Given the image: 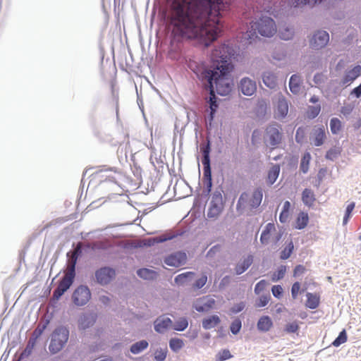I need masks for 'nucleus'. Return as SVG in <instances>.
<instances>
[{
	"label": "nucleus",
	"mask_w": 361,
	"mask_h": 361,
	"mask_svg": "<svg viewBox=\"0 0 361 361\" xmlns=\"http://www.w3.org/2000/svg\"><path fill=\"white\" fill-rule=\"evenodd\" d=\"M262 36L271 37L277 31L276 25L274 20L267 16H263L257 21L253 23L251 25V30L247 32L250 39L256 35L257 32Z\"/></svg>",
	"instance_id": "obj_4"
},
{
	"label": "nucleus",
	"mask_w": 361,
	"mask_h": 361,
	"mask_svg": "<svg viewBox=\"0 0 361 361\" xmlns=\"http://www.w3.org/2000/svg\"><path fill=\"white\" fill-rule=\"evenodd\" d=\"M268 283L264 280H261L258 282L255 287V292L256 294H259L267 286Z\"/></svg>",
	"instance_id": "obj_53"
},
{
	"label": "nucleus",
	"mask_w": 361,
	"mask_h": 361,
	"mask_svg": "<svg viewBox=\"0 0 361 361\" xmlns=\"http://www.w3.org/2000/svg\"><path fill=\"white\" fill-rule=\"evenodd\" d=\"M302 200L305 204L311 206L315 200L313 192L310 189H305L302 192Z\"/></svg>",
	"instance_id": "obj_33"
},
{
	"label": "nucleus",
	"mask_w": 361,
	"mask_h": 361,
	"mask_svg": "<svg viewBox=\"0 0 361 361\" xmlns=\"http://www.w3.org/2000/svg\"><path fill=\"white\" fill-rule=\"evenodd\" d=\"M326 76L322 73H317L314 75L313 80L317 85H322L326 80Z\"/></svg>",
	"instance_id": "obj_54"
},
{
	"label": "nucleus",
	"mask_w": 361,
	"mask_h": 361,
	"mask_svg": "<svg viewBox=\"0 0 361 361\" xmlns=\"http://www.w3.org/2000/svg\"><path fill=\"white\" fill-rule=\"evenodd\" d=\"M154 330L158 333H164L172 326L171 319L166 316H161L154 321Z\"/></svg>",
	"instance_id": "obj_20"
},
{
	"label": "nucleus",
	"mask_w": 361,
	"mask_h": 361,
	"mask_svg": "<svg viewBox=\"0 0 361 361\" xmlns=\"http://www.w3.org/2000/svg\"><path fill=\"white\" fill-rule=\"evenodd\" d=\"M219 322V317L217 315H212L203 319L202 327L204 329H210L215 327Z\"/></svg>",
	"instance_id": "obj_26"
},
{
	"label": "nucleus",
	"mask_w": 361,
	"mask_h": 361,
	"mask_svg": "<svg viewBox=\"0 0 361 361\" xmlns=\"http://www.w3.org/2000/svg\"><path fill=\"white\" fill-rule=\"evenodd\" d=\"M279 34L283 40H289L294 35V30L291 26H283L279 28Z\"/></svg>",
	"instance_id": "obj_28"
},
{
	"label": "nucleus",
	"mask_w": 361,
	"mask_h": 361,
	"mask_svg": "<svg viewBox=\"0 0 361 361\" xmlns=\"http://www.w3.org/2000/svg\"><path fill=\"white\" fill-rule=\"evenodd\" d=\"M274 115L277 119L284 118L288 112V102L281 93L274 97Z\"/></svg>",
	"instance_id": "obj_8"
},
{
	"label": "nucleus",
	"mask_w": 361,
	"mask_h": 361,
	"mask_svg": "<svg viewBox=\"0 0 361 361\" xmlns=\"http://www.w3.org/2000/svg\"><path fill=\"white\" fill-rule=\"evenodd\" d=\"M353 109V107L351 105H346L342 107L341 111L343 115L348 116L352 112Z\"/></svg>",
	"instance_id": "obj_60"
},
{
	"label": "nucleus",
	"mask_w": 361,
	"mask_h": 361,
	"mask_svg": "<svg viewBox=\"0 0 361 361\" xmlns=\"http://www.w3.org/2000/svg\"><path fill=\"white\" fill-rule=\"evenodd\" d=\"M294 248V245L292 241H290L288 245L282 250L281 253V258L282 259H287L290 256Z\"/></svg>",
	"instance_id": "obj_44"
},
{
	"label": "nucleus",
	"mask_w": 361,
	"mask_h": 361,
	"mask_svg": "<svg viewBox=\"0 0 361 361\" xmlns=\"http://www.w3.org/2000/svg\"><path fill=\"white\" fill-rule=\"evenodd\" d=\"M270 297L269 295H262L259 298V300L256 302V306L259 307H262L266 306L269 301Z\"/></svg>",
	"instance_id": "obj_51"
},
{
	"label": "nucleus",
	"mask_w": 361,
	"mask_h": 361,
	"mask_svg": "<svg viewBox=\"0 0 361 361\" xmlns=\"http://www.w3.org/2000/svg\"><path fill=\"white\" fill-rule=\"evenodd\" d=\"M137 275L146 280H152L157 278V273L149 269H140L137 271Z\"/></svg>",
	"instance_id": "obj_29"
},
{
	"label": "nucleus",
	"mask_w": 361,
	"mask_h": 361,
	"mask_svg": "<svg viewBox=\"0 0 361 361\" xmlns=\"http://www.w3.org/2000/svg\"><path fill=\"white\" fill-rule=\"evenodd\" d=\"M305 271V267L302 265H298L294 269V276H298L302 275Z\"/></svg>",
	"instance_id": "obj_59"
},
{
	"label": "nucleus",
	"mask_w": 361,
	"mask_h": 361,
	"mask_svg": "<svg viewBox=\"0 0 361 361\" xmlns=\"http://www.w3.org/2000/svg\"><path fill=\"white\" fill-rule=\"evenodd\" d=\"M262 192L261 190H256L253 193L250 195L247 193H243L239 197L238 205L245 208L250 207V208H257L262 202Z\"/></svg>",
	"instance_id": "obj_7"
},
{
	"label": "nucleus",
	"mask_w": 361,
	"mask_h": 361,
	"mask_svg": "<svg viewBox=\"0 0 361 361\" xmlns=\"http://www.w3.org/2000/svg\"><path fill=\"white\" fill-rule=\"evenodd\" d=\"M166 240V238H162L161 237L149 238L147 240H145V245L152 246V245H154L155 243H162V242L165 241Z\"/></svg>",
	"instance_id": "obj_52"
},
{
	"label": "nucleus",
	"mask_w": 361,
	"mask_h": 361,
	"mask_svg": "<svg viewBox=\"0 0 361 361\" xmlns=\"http://www.w3.org/2000/svg\"><path fill=\"white\" fill-rule=\"evenodd\" d=\"M326 139L325 129L323 126H314L310 133V140L315 146L323 145Z\"/></svg>",
	"instance_id": "obj_17"
},
{
	"label": "nucleus",
	"mask_w": 361,
	"mask_h": 361,
	"mask_svg": "<svg viewBox=\"0 0 361 361\" xmlns=\"http://www.w3.org/2000/svg\"><path fill=\"white\" fill-rule=\"evenodd\" d=\"M241 326H242L241 321L238 319H236L231 323V331L233 334H237L240 331Z\"/></svg>",
	"instance_id": "obj_49"
},
{
	"label": "nucleus",
	"mask_w": 361,
	"mask_h": 361,
	"mask_svg": "<svg viewBox=\"0 0 361 361\" xmlns=\"http://www.w3.org/2000/svg\"><path fill=\"white\" fill-rule=\"evenodd\" d=\"M308 221V214L305 212H300L296 219L295 228L298 229H302L307 225Z\"/></svg>",
	"instance_id": "obj_32"
},
{
	"label": "nucleus",
	"mask_w": 361,
	"mask_h": 361,
	"mask_svg": "<svg viewBox=\"0 0 361 361\" xmlns=\"http://www.w3.org/2000/svg\"><path fill=\"white\" fill-rule=\"evenodd\" d=\"M350 94H355L357 98H359L361 96V84L354 88Z\"/></svg>",
	"instance_id": "obj_62"
},
{
	"label": "nucleus",
	"mask_w": 361,
	"mask_h": 361,
	"mask_svg": "<svg viewBox=\"0 0 361 361\" xmlns=\"http://www.w3.org/2000/svg\"><path fill=\"white\" fill-rule=\"evenodd\" d=\"M215 300L209 297L204 296L195 300L193 302V308L199 312H207L214 306Z\"/></svg>",
	"instance_id": "obj_16"
},
{
	"label": "nucleus",
	"mask_w": 361,
	"mask_h": 361,
	"mask_svg": "<svg viewBox=\"0 0 361 361\" xmlns=\"http://www.w3.org/2000/svg\"><path fill=\"white\" fill-rule=\"evenodd\" d=\"M80 252V247H77L70 255L68 253L69 257L67 264L66 271L64 276L60 281L57 288L54 291L53 298L55 300H59L61 296L71 287L75 277V269L77 262L78 257Z\"/></svg>",
	"instance_id": "obj_3"
},
{
	"label": "nucleus",
	"mask_w": 361,
	"mask_h": 361,
	"mask_svg": "<svg viewBox=\"0 0 361 361\" xmlns=\"http://www.w3.org/2000/svg\"><path fill=\"white\" fill-rule=\"evenodd\" d=\"M310 159V154L309 152H305L300 161V169L304 173L308 171Z\"/></svg>",
	"instance_id": "obj_38"
},
{
	"label": "nucleus",
	"mask_w": 361,
	"mask_h": 361,
	"mask_svg": "<svg viewBox=\"0 0 361 361\" xmlns=\"http://www.w3.org/2000/svg\"><path fill=\"white\" fill-rule=\"evenodd\" d=\"M302 81V78L299 75H291L289 80V88L293 94H298L300 92Z\"/></svg>",
	"instance_id": "obj_22"
},
{
	"label": "nucleus",
	"mask_w": 361,
	"mask_h": 361,
	"mask_svg": "<svg viewBox=\"0 0 361 361\" xmlns=\"http://www.w3.org/2000/svg\"><path fill=\"white\" fill-rule=\"evenodd\" d=\"M355 202H351L347 206L346 209H345V213L343 220V224L344 225L347 224V223L348 222V220L351 216V213L355 208Z\"/></svg>",
	"instance_id": "obj_48"
},
{
	"label": "nucleus",
	"mask_w": 361,
	"mask_h": 361,
	"mask_svg": "<svg viewBox=\"0 0 361 361\" xmlns=\"http://www.w3.org/2000/svg\"><path fill=\"white\" fill-rule=\"evenodd\" d=\"M183 342L179 338H171L169 341V346L174 352L179 351L183 347Z\"/></svg>",
	"instance_id": "obj_41"
},
{
	"label": "nucleus",
	"mask_w": 361,
	"mask_h": 361,
	"mask_svg": "<svg viewBox=\"0 0 361 361\" xmlns=\"http://www.w3.org/2000/svg\"><path fill=\"white\" fill-rule=\"evenodd\" d=\"M245 306V303L241 302L240 303H238V304L233 305L231 308V311L233 313H238L244 309Z\"/></svg>",
	"instance_id": "obj_57"
},
{
	"label": "nucleus",
	"mask_w": 361,
	"mask_h": 361,
	"mask_svg": "<svg viewBox=\"0 0 361 361\" xmlns=\"http://www.w3.org/2000/svg\"><path fill=\"white\" fill-rule=\"evenodd\" d=\"M329 42V35L326 31L317 30L314 32L310 39V46L315 50L325 47Z\"/></svg>",
	"instance_id": "obj_10"
},
{
	"label": "nucleus",
	"mask_w": 361,
	"mask_h": 361,
	"mask_svg": "<svg viewBox=\"0 0 361 361\" xmlns=\"http://www.w3.org/2000/svg\"><path fill=\"white\" fill-rule=\"evenodd\" d=\"M299 329L297 322H290L286 324L284 331L288 334L296 333Z\"/></svg>",
	"instance_id": "obj_47"
},
{
	"label": "nucleus",
	"mask_w": 361,
	"mask_h": 361,
	"mask_svg": "<svg viewBox=\"0 0 361 361\" xmlns=\"http://www.w3.org/2000/svg\"><path fill=\"white\" fill-rule=\"evenodd\" d=\"M341 127V123L337 118H333L330 121V128L333 134H337Z\"/></svg>",
	"instance_id": "obj_42"
},
{
	"label": "nucleus",
	"mask_w": 361,
	"mask_h": 361,
	"mask_svg": "<svg viewBox=\"0 0 361 361\" xmlns=\"http://www.w3.org/2000/svg\"><path fill=\"white\" fill-rule=\"evenodd\" d=\"M300 289V284L299 282H295L293 284L292 288H291V295L294 299H295L298 297Z\"/></svg>",
	"instance_id": "obj_56"
},
{
	"label": "nucleus",
	"mask_w": 361,
	"mask_h": 361,
	"mask_svg": "<svg viewBox=\"0 0 361 361\" xmlns=\"http://www.w3.org/2000/svg\"><path fill=\"white\" fill-rule=\"evenodd\" d=\"M271 319L268 316L262 317L257 322V329L260 331L267 332L272 326Z\"/></svg>",
	"instance_id": "obj_24"
},
{
	"label": "nucleus",
	"mask_w": 361,
	"mask_h": 361,
	"mask_svg": "<svg viewBox=\"0 0 361 361\" xmlns=\"http://www.w3.org/2000/svg\"><path fill=\"white\" fill-rule=\"evenodd\" d=\"M91 298V293L87 286L81 285L78 286L72 295V300L77 306L86 305Z\"/></svg>",
	"instance_id": "obj_11"
},
{
	"label": "nucleus",
	"mask_w": 361,
	"mask_h": 361,
	"mask_svg": "<svg viewBox=\"0 0 361 361\" xmlns=\"http://www.w3.org/2000/svg\"><path fill=\"white\" fill-rule=\"evenodd\" d=\"M286 272V267L281 265L280 266L277 271H275L271 276V281L273 282H276L280 279H283Z\"/></svg>",
	"instance_id": "obj_39"
},
{
	"label": "nucleus",
	"mask_w": 361,
	"mask_h": 361,
	"mask_svg": "<svg viewBox=\"0 0 361 361\" xmlns=\"http://www.w3.org/2000/svg\"><path fill=\"white\" fill-rule=\"evenodd\" d=\"M282 237V232L281 230H277L275 225L272 223L267 224L263 229L260 242L263 245H268L269 243L276 244Z\"/></svg>",
	"instance_id": "obj_6"
},
{
	"label": "nucleus",
	"mask_w": 361,
	"mask_h": 361,
	"mask_svg": "<svg viewBox=\"0 0 361 361\" xmlns=\"http://www.w3.org/2000/svg\"><path fill=\"white\" fill-rule=\"evenodd\" d=\"M290 207V203L288 201L284 202L283 204V209L281 212L289 213V209Z\"/></svg>",
	"instance_id": "obj_64"
},
{
	"label": "nucleus",
	"mask_w": 361,
	"mask_h": 361,
	"mask_svg": "<svg viewBox=\"0 0 361 361\" xmlns=\"http://www.w3.org/2000/svg\"><path fill=\"white\" fill-rule=\"evenodd\" d=\"M287 52L283 46H278L274 49L271 54V57L275 63H281L285 64L286 63Z\"/></svg>",
	"instance_id": "obj_21"
},
{
	"label": "nucleus",
	"mask_w": 361,
	"mask_h": 361,
	"mask_svg": "<svg viewBox=\"0 0 361 361\" xmlns=\"http://www.w3.org/2000/svg\"><path fill=\"white\" fill-rule=\"evenodd\" d=\"M173 32L208 46L221 30L230 0H170Z\"/></svg>",
	"instance_id": "obj_1"
},
{
	"label": "nucleus",
	"mask_w": 361,
	"mask_h": 361,
	"mask_svg": "<svg viewBox=\"0 0 361 361\" xmlns=\"http://www.w3.org/2000/svg\"><path fill=\"white\" fill-rule=\"evenodd\" d=\"M114 276V270L109 267H102L95 272L97 282L102 286L108 284Z\"/></svg>",
	"instance_id": "obj_15"
},
{
	"label": "nucleus",
	"mask_w": 361,
	"mask_h": 361,
	"mask_svg": "<svg viewBox=\"0 0 361 361\" xmlns=\"http://www.w3.org/2000/svg\"><path fill=\"white\" fill-rule=\"evenodd\" d=\"M231 357H232V355H231L230 351L227 349H224V350L219 351L216 355V361H224Z\"/></svg>",
	"instance_id": "obj_45"
},
{
	"label": "nucleus",
	"mask_w": 361,
	"mask_h": 361,
	"mask_svg": "<svg viewBox=\"0 0 361 361\" xmlns=\"http://www.w3.org/2000/svg\"><path fill=\"white\" fill-rule=\"evenodd\" d=\"M168 349L166 347L157 348L154 351V358L156 361H164L166 358Z\"/></svg>",
	"instance_id": "obj_34"
},
{
	"label": "nucleus",
	"mask_w": 361,
	"mask_h": 361,
	"mask_svg": "<svg viewBox=\"0 0 361 361\" xmlns=\"http://www.w3.org/2000/svg\"><path fill=\"white\" fill-rule=\"evenodd\" d=\"M280 172V167L279 165L273 166L268 173V181L270 184H273L277 179Z\"/></svg>",
	"instance_id": "obj_37"
},
{
	"label": "nucleus",
	"mask_w": 361,
	"mask_h": 361,
	"mask_svg": "<svg viewBox=\"0 0 361 361\" xmlns=\"http://www.w3.org/2000/svg\"><path fill=\"white\" fill-rule=\"evenodd\" d=\"M35 344L36 338H30L28 341V343L25 350L21 353L20 355V359H24L29 357L31 355Z\"/></svg>",
	"instance_id": "obj_31"
},
{
	"label": "nucleus",
	"mask_w": 361,
	"mask_h": 361,
	"mask_svg": "<svg viewBox=\"0 0 361 361\" xmlns=\"http://www.w3.org/2000/svg\"><path fill=\"white\" fill-rule=\"evenodd\" d=\"M209 146L207 147V148H205L203 151V154H204V159L202 160V164L204 166V176L208 177V179H209V187H211L212 185V182H211V171H210V167H209Z\"/></svg>",
	"instance_id": "obj_23"
},
{
	"label": "nucleus",
	"mask_w": 361,
	"mask_h": 361,
	"mask_svg": "<svg viewBox=\"0 0 361 361\" xmlns=\"http://www.w3.org/2000/svg\"><path fill=\"white\" fill-rule=\"evenodd\" d=\"M207 281V276L205 274H204L195 281L193 286L195 288L200 289L206 284Z\"/></svg>",
	"instance_id": "obj_50"
},
{
	"label": "nucleus",
	"mask_w": 361,
	"mask_h": 361,
	"mask_svg": "<svg viewBox=\"0 0 361 361\" xmlns=\"http://www.w3.org/2000/svg\"><path fill=\"white\" fill-rule=\"evenodd\" d=\"M347 341V334L345 329L340 332L338 336L333 342V345L338 347L340 345L345 343Z\"/></svg>",
	"instance_id": "obj_43"
},
{
	"label": "nucleus",
	"mask_w": 361,
	"mask_h": 361,
	"mask_svg": "<svg viewBox=\"0 0 361 361\" xmlns=\"http://www.w3.org/2000/svg\"><path fill=\"white\" fill-rule=\"evenodd\" d=\"M238 89L244 95L252 96L257 91V83L249 77H244L238 83Z\"/></svg>",
	"instance_id": "obj_13"
},
{
	"label": "nucleus",
	"mask_w": 361,
	"mask_h": 361,
	"mask_svg": "<svg viewBox=\"0 0 361 361\" xmlns=\"http://www.w3.org/2000/svg\"><path fill=\"white\" fill-rule=\"evenodd\" d=\"M148 342L145 340H142L133 344L130 347V352L133 354H139L142 352L148 347Z\"/></svg>",
	"instance_id": "obj_30"
},
{
	"label": "nucleus",
	"mask_w": 361,
	"mask_h": 361,
	"mask_svg": "<svg viewBox=\"0 0 361 361\" xmlns=\"http://www.w3.org/2000/svg\"><path fill=\"white\" fill-rule=\"evenodd\" d=\"M297 5L300 4H310L314 5L318 2H321L322 0H295Z\"/></svg>",
	"instance_id": "obj_58"
},
{
	"label": "nucleus",
	"mask_w": 361,
	"mask_h": 361,
	"mask_svg": "<svg viewBox=\"0 0 361 361\" xmlns=\"http://www.w3.org/2000/svg\"><path fill=\"white\" fill-rule=\"evenodd\" d=\"M233 55V48L226 44H221L215 47L210 54V68L200 61L192 59L188 62V68L210 91V120L213 119L218 106L214 91L220 95L226 96L232 90L233 80L231 73L233 69V65L231 58Z\"/></svg>",
	"instance_id": "obj_2"
},
{
	"label": "nucleus",
	"mask_w": 361,
	"mask_h": 361,
	"mask_svg": "<svg viewBox=\"0 0 361 361\" xmlns=\"http://www.w3.org/2000/svg\"><path fill=\"white\" fill-rule=\"evenodd\" d=\"M69 337V331L64 326L57 327L51 336L49 350L52 354L61 351L65 346Z\"/></svg>",
	"instance_id": "obj_5"
},
{
	"label": "nucleus",
	"mask_w": 361,
	"mask_h": 361,
	"mask_svg": "<svg viewBox=\"0 0 361 361\" xmlns=\"http://www.w3.org/2000/svg\"><path fill=\"white\" fill-rule=\"evenodd\" d=\"M341 154V150L338 147H334L330 149L326 154V158L330 160H335Z\"/></svg>",
	"instance_id": "obj_46"
},
{
	"label": "nucleus",
	"mask_w": 361,
	"mask_h": 361,
	"mask_svg": "<svg viewBox=\"0 0 361 361\" xmlns=\"http://www.w3.org/2000/svg\"><path fill=\"white\" fill-rule=\"evenodd\" d=\"M187 262V255L184 252L178 251L173 252L166 257L164 259V262L166 265L173 267H179L183 266Z\"/></svg>",
	"instance_id": "obj_12"
},
{
	"label": "nucleus",
	"mask_w": 361,
	"mask_h": 361,
	"mask_svg": "<svg viewBox=\"0 0 361 361\" xmlns=\"http://www.w3.org/2000/svg\"><path fill=\"white\" fill-rule=\"evenodd\" d=\"M262 81L270 89H274L277 85L278 73L275 71L267 70L262 73Z\"/></svg>",
	"instance_id": "obj_19"
},
{
	"label": "nucleus",
	"mask_w": 361,
	"mask_h": 361,
	"mask_svg": "<svg viewBox=\"0 0 361 361\" xmlns=\"http://www.w3.org/2000/svg\"><path fill=\"white\" fill-rule=\"evenodd\" d=\"M306 306L310 309H315L319 305V298L315 294L310 293H307Z\"/></svg>",
	"instance_id": "obj_36"
},
{
	"label": "nucleus",
	"mask_w": 361,
	"mask_h": 361,
	"mask_svg": "<svg viewBox=\"0 0 361 361\" xmlns=\"http://www.w3.org/2000/svg\"><path fill=\"white\" fill-rule=\"evenodd\" d=\"M271 292L274 297L280 298L283 293V288L279 285L274 286L271 288Z\"/></svg>",
	"instance_id": "obj_55"
},
{
	"label": "nucleus",
	"mask_w": 361,
	"mask_h": 361,
	"mask_svg": "<svg viewBox=\"0 0 361 361\" xmlns=\"http://www.w3.org/2000/svg\"><path fill=\"white\" fill-rule=\"evenodd\" d=\"M188 326V322L186 318H180L178 319L173 325L172 324V328L176 331H183Z\"/></svg>",
	"instance_id": "obj_40"
},
{
	"label": "nucleus",
	"mask_w": 361,
	"mask_h": 361,
	"mask_svg": "<svg viewBox=\"0 0 361 361\" xmlns=\"http://www.w3.org/2000/svg\"><path fill=\"white\" fill-rule=\"evenodd\" d=\"M223 209L222 195L219 192H215L212 197L207 211L208 218L216 219Z\"/></svg>",
	"instance_id": "obj_9"
},
{
	"label": "nucleus",
	"mask_w": 361,
	"mask_h": 361,
	"mask_svg": "<svg viewBox=\"0 0 361 361\" xmlns=\"http://www.w3.org/2000/svg\"><path fill=\"white\" fill-rule=\"evenodd\" d=\"M320 112V106H313V107H311V109H310V116H312V118H314L316 117Z\"/></svg>",
	"instance_id": "obj_61"
},
{
	"label": "nucleus",
	"mask_w": 361,
	"mask_h": 361,
	"mask_svg": "<svg viewBox=\"0 0 361 361\" xmlns=\"http://www.w3.org/2000/svg\"><path fill=\"white\" fill-rule=\"evenodd\" d=\"M361 75V66L357 65L353 68L348 70L341 79L340 84L343 86H348Z\"/></svg>",
	"instance_id": "obj_18"
},
{
	"label": "nucleus",
	"mask_w": 361,
	"mask_h": 361,
	"mask_svg": "<svg viewBox=\"0 0 361 361\" xmlns=\"http://www.w3.org/2000/svg\"><path fill=\"white\" fill-rule=\"evenodd\" d=\"M195 275L194 272L188 271L176 276L174 279V281L176 284L183 286L190 281Z\"/></svg>",
	"instance_id": "obj_25"
},
{
	"label": "nucleus",
	"mask_w": 361,
	"mask_h": 361,
	"mask_svg": "<svg viewBox=\"0 0 361 361\" xmlns=\"http://www.w3.org/2000/svg\"><path fill=\"white\" fill-rule=\"evenodd\" d=\"M289 213L281 212L279 216V220L281 223H284L288 218Z\"/></svg>",
	"instance_id": "obj_63"
},
{
	"label": "nucleus",
	"mask_w": 361,
	"mask_h": 361,
	"mask_svg": "<svg viewBox=\"0 0 361 361\" xmlns=\"http://www.w3.org/2000/svg\"><path fill=\"white\" fill-rule=\"evenodd\" d=\"M93 324V319L91 315L84 314L79 319V326L85 329Z\"/></svg>",
	"instance_id": "obj_35"
},
{
	"label": "nucleus",
	"mask_w": 361,
	"mask_h": 361,
	"mask_svg": "<svg viewBox=\"0 0 361 361\" xmlns=\"http://www.w3.org/2000/svg\"><path fill=\"white\" fill-rule=\"evenodd\" d=\"M282 135L276 124L270 125L266 131V140L271 146L279 145L281 140Z\"/></svg>",
	"instance_id": "obj_14"
},
{
	"label": "nucleus",
	"mask_w": 361,
	"mask_h": 361,
	"mask_svg": "<svg viewBox=\"0 0 361 361\" xmlns=\"http://www.w3.org/2000/svg\"><path fill=\"white\" fill-rule=\"evenodd\" d=\"M252 263V257L247 256L243 259L242 262L237 264L235 267V272L237 274H241L245 271Z\"/></svg>",
	"instance_id": "obj_27"
}]
</instances>
